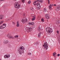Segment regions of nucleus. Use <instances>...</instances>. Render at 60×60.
Returning <instances> with one entry per match:
<instances>
[{
	"mask_svg": "<svg viewBox=\"0 0 60 60\" xmlns=\"http://www.w3.org/2000/svg\"><path fill=\"white\" fill-rule=\"evenodd\" d=\"M48 4H50V1L49 0H48Z\"/></svg>",
	"mask_w": 60,
	"mask_h": 60,
	"instance_id": "nucleus-29",
	"label": "nucleus"
},
{
	"mask_svg": "<svg viewBox=\"0 0 60 60\" xmlns=\"http://www.w3.org/2000/svg\"><path fill=\"white\" fill-rule=\"evenodd\" d=\"M4 21H0V24H2V23H4Z\"/></svg>",
	"mask_w": 60,
	"mask_h": 60,
	"instance_id": "nucleus-27",
	"label": "nucleus"
},
{
	"mask_svg": "<svg viewBox=\"0 0 60 60\" xmlns=\"http://www.w3.org/2000/svg\"><path fill=\"white\" fill-rule=\"evenodd\" d=\"M57 56H60V54H57Z\"/></svg>",
	"mask_w": 60,
	"mask_h": 60,
	"instance_id": "nucleus-35",
	"label": "nucleus"
},
{
	"mask_svg": "<svg viewBox=\"0 0 60 60\" xmlns=\"http://www.w3.org/2000/svg\"><path fill=\"white\" fill-rule=\"evenodd\" d=\"M31 54H32V53H31L29 52V53H28V55H29L30 56H31Z\"/></svg>",
	"mask_w": 60,
	"mask_h": 60,
	"instance_id": "nucleus-32",
	"label": "nucleus"
},
{
	"mask_svg": "<svg viewBox=\"0 0 60 60\" xmlns=\"http://www.w3.org/2000/svg\"><path fill=\"white\" fill-rule=\"evenodd\" d=\"M43 47L44 46V48L45 49H48L49 47H48V44L47 43H45L44 44V45H43Z\"/></svg>",
	"mask_w": 60,
	"mask_h": 60,
	"instance_id": "nucleus-7",
	"label": "nucleus"
},
{
	"mask_svg": "<svg viewBox=\"0 0 60 60\" xmlns=\"http://www.w3.org/2000/svg\"><path fill=\"white\" fill-rule=\"evenodd\" d=\"M54 5L53 4H50V5L49 6V8L50 10H51L52 9V6H53Z\"/></svg>",
	"mask_w": 60,
	"mask_h": 60,
	"instance_id": "nucleus-12",
	"label": "nucleus"
},
{
	"mask_svg": "<svg viewBox=\"0 0 60 60\" xmlns=\"http://www.w3.org/2000/svg\"><path fill=\"white\" fill-rule=\"evenodd\" d=\"M24 50H25V48L23 46H21L20 47L18 50V53L20 55H22V54L24 53Z\"/></svg>",
	"mask_w": 60,
	"mask_h": 60,
	"instance_id": "nucleus-1",
	"label": "nucleus"
},
{
	"mask_svg": "<svg viewBox=\"0 0 60 60\" xmlns=\"http://www.w3.org/2000/svg\"><path fill=\"white\" fill-rule=\"evenodd\" d=\"M35 45H37V43H35Z\"/></svg>",
	"mask_w": 60,
	"mask_h": 60,
	"instance_id": "nucleus-38",
	"label": "nucleus"
},
{
	"mask_svg": "<svg viewBox=\"0 0 60 60\" xmlns=\"http://www.w3.org/2000/svg\"><path fill=\"white\" fill-rule=\"evenodd\" d=\"M0 60H2L1 59V58H0Z\"/></svg>",
	"mask_w": 60,
	"mask_h": 60,
	"instance_id": "nucleus-41",
	"label": "nucleus"
},
{
	"mask_svg": "<svg viewBox=\"0 0 60 60\" xmlns=\"http://www.w3.org/2000/svg\"><path fill=\"white\" fill-rule=\"evenodd\" d=\"M47 11V9L45 8H44V13L46 12Z\"/></svg>",
	"mask_w": 60,
	"mask_h": 60,
	"instance_id": "nucleus-19",
	"label": "nucleus"
},
{
	"mask_svg": "<svg viewBox=\"0 0 60 60\" xmlns=\"http://www.w3.org/2000/svg\"><path fill=\"white\" fill-rule=\"evenodd\" d=\"M39 2H41V3H42L43 2L42 1V0H37V1H34V3L33 4L34 5H36V3H39Z\"/></svg>",
	"mask_w": 60,
	"mask_h": 60,
	"instance_id": "nucleus-5",
	"label": "nucleus"
},
{
	"mask_svg": "<svg viewBox=\"0 0 60 60\" xmlns=\"http://www.w3.org/2000/svg\"><path fill=\"white\" fill-rule=\"evenodd\" d=\"M59 43H60V41H59Z\"/></svg>",
	"mask_w": 60,
	"mask_h": 60,
	"instance_id": "nucleus-39",
	"label": "nucleus"
},
{
	"mask_svg": "<svg viewBox=\"0 0 60 60\" xmlns=\"http://www.w3.org/2000/svg\"><path fill=\"white\" fill-rule=\"evenodd\" d=\"M14 1H16V0H13Z\"/></svg>",
	"mask_w": 60,
	"mask_h": 60,
	"instance_id": "nucleus-40",
	"label": "nucleus"
},
{
	"mask_svg": "<svg viewBox=\"0 0 60 60\" xmlns=\"http://www.w3.org/2000/svg\"><path fill=\"white\" fill-rule=\"evenodd\" d=\"M4 19L3 16H2V15H0V19Z\"/></svg>",
	"mask_w": 60,
	"mask_h": 60,
	"instance_id": "nucleus-20",
	"label": "nucleus"
},
{
	"mask_svg": "<svg viewBox=\"0 0 60 60\" xmlns=\"http://www.w3.org/2000/svg\"><path fill=\"white\" fill-rule=\"evenodd\" d=\"M25 30L26 31H28V33H29L32 31V28L31 27H26L25 29Z\"/></svg>",
	"mask_w": 60,
	"mask_h": 60,
	"instance_id": "nucleus-4",
	"label": "nucleus"
},
{
	"mask_svg": "<svg viewBox=\"0 0 60 60\" xmlns=\"http://www.w3.org/2000/svg\"><path fill=\"white\" fill-rule=\"evenodd\" d=\"M60 10V5L58 6L56 8V10L57 11H59Z\"/></svg>",
	"mask_w": 60,
	"mask_h": 60,
	"instance_id": "nucleus-15",
	"label": "nucleus"
},
{
	"mask_svg": "<svg viewBox=\"0 0 60 60\" xmlns=\"http://www.w3.org/2000/svg\"><path fill=\"white\" fill-rule=\"evenodd\" d=\"M14 6L15 8H19L20 7V5L17 2H16Z\"/></svg>",
	"mask_w": 60,
	"mask_h": 60,
	"instance_id": "nucleus-3",
	"label": "nucleus"
},
{
	"mask_svg": "<svg viewBox=\"0 0 60 60\" xmlns=\"http://www.w3.org/2000/svg\"><path fill=\"white\" fill-rule=\"evenodd\" d=\"M41 32L39 33L38 34V37L39 38H40L41 37Z\"/></svg>",
	"mask_w": 60,
	"mask_h": 60,
	"instance_id": "nucleus-17",
	"label": "nucleus"
},
{
	"mask_svg": "<svg viewBox=\"0 0 60 60\" xmlns=\"http://www.w3.org/2000/svg\"><path fill=\"white\" fill-rule=\"evenodd\" d=\"M12 23H13V24H15V23L14 22H13Z\"/></svg>",
	"mask_w": 60,
	"mask_h": 60,
	"instance_id": "nucleus-36",
	"label": "nucleus"
},
{
	"mask_svg": "<svg viewBox=\"0 0 60 60\" xmlns=\"http://www.w3.org/2000/svg\"><path fill=\"white\" fill-rule=\"evenodd\" d=\"M60 19H59V20L56 21L55 23L56 24H57V25H58L60 23Z\"/></svg>",
	"mask_w": 60,
	"mask_h": 60,
	"instance_id": "nucleus-14",
	"label": "nucleus"
},
{
	"mask_svg": "<svg viewBox=\"0 0 60 60\" xmlns=\"http://www.w3.org/2000/svg\"><path fill=\"white\" fill-rule=\"evenodd\" d=\"M4 57L5 58H8L10 57V55H9L6 54L4 56Z\"/></svg>",
	"mask_w": 60,
	"mask_h": 60,
	"instance_id": "nucleus-10",
	"label": "nucleus"
},
{
	"mask_svg": "<svg viewBox=\"0 0 60 60\" xmlns=\"http://www.w3.org/2000/svg\"><path fill=\"white\" fill-rule=\"evenodd\" d=\"M54 6H56V4H54Z\"/></svg>",
	"mask_w": 60,
	"mask_h": 60,
	"instance_id": "nucleus-37",
	"label": "nucleus"
},
{
	"mask_svg": "<svg viewBox=\"0 0 60 60\" xmlns=\"http://www.w3.org/2000/svg\"><path fill=\"white\" fill-rule=\"evenodd\" d=\"M6 26V25L5 24H4L0 26V29H3Z\"/></svg>",
	"mask_w": 60,
	"mask_h": 60,
	"instance_id": "nucleus-8",
	"label": "nucleus"
},
{
	"mask_svg": "<svg viewBox=\"0 0 60 60\" xmlns=\"http://www.w3.org/2000/svg\"><path fill=\"white\" fill-rule=\"evenodd\" d=\"M56 32L57 33V34H59V31L58 30H57L56 31Z\"/></svg>",
	"mask_w": 60,
	"mask_h": 60,
	"instance_id": "nucleus-33",
	"label": "nucleus"
},
{
	"mask_svg": "<svg viewBox=\"0 0 60 60\" xmlns=\"http://www.w3.org/2000/svg\"><path fill=\"white\" fill-rule=\"evenodd\" d=\"M9 43V40H7L6 41V44H7V43Z\"/></svg>",
	"mask_w": 60,
	"mask_h": 60,
	"instance_id": "nucleus-24",
	"label": "nucleus"
},
{
	"mask_svg": "<svg viewBox=\"0 0 60 60\" xmlns=\"http://www.w3.org/2000/svg\"><path fill=\"white\" fill-rule=\"evenodd\" d=\"M56 52H54L53 53V56H55V55H56Z\"/></svg>",
	"mask_w": 60,
	"mask_h": 60,
	"instance_id": "nucleus-22",
	"label": "nucleus"
},
{
	"mask_svg": "<svg viewBox=\"0 0 60 60\" xmlns=\"http://www.w3.org/2000/svg\"><path fill=\"white\" fill-rule=\"evenodd\" d=\"M11 46V45H10V47Z\"/></svg>",
	"mask_w": 60,
	"mask_h": 60,
	"instance_id": "nucleus-42",
	"label": "nucleus"
},
{
	"mask_svg": "<svg viewBox=\"0 0 60 60\" xmlns=\"http://www.w3.org/2000/svg\"><path fill=\"white\" fill-rule=\"evenodd\" d=\"M18 37H19V36H18V35H17L15 36V38H16L17 39H18Z\"/></svg>",
	"mask_w": 60,
	"mask_h": 60,
	"instance_id": "nucleus-23",
	"label": "nucleus"
},
{
	"mask_svg": "<svg viewBox=\"0 0 60 60\" xmlns=\"http://www.w3.org/2000/svg\"><path fill=\"white\" fill-rule=\"evenodd\" d=\"M46 30L48 33H52L53 30L52 29L49 27H47L46 29Z\"/></svg>",
	"mask_w": 60,
	"mask_h": 60,
	"instance_id": "nucleus-2",
	"label": "nucleus"
},
{
	"mask_svg": "<svg viewBox=\"0 0 60 60\" xmlns=\"http://www.w3.org/2000/svg\"><path fill=\"white\" fill-rule=\"evenodd\" d=\"M32 17H33L32 19L31 20L33 21H34V20L36 19V17H35L36 16L35 15H32Z\"/></svg>",
	"mask_w": 60,
	"mask_h": 60,
	"instance_id": "nucleus-11",
	"label": "nucleus"
},
{
	"mask_svg": "<svg viewBox=\"0 0 60 60\" xmlns=\"http://www.w3.org/2000/svg\"><path fill=\"white\" fill-rule=\"evenodd\" d=\"M16 26H17V27H19V21H17V22Z\"/></svg>",
	"mask_w": 60,
	"mask_h": 60,
	"instance_id": "nucleus-18",
	"label": "nucleus"
},
{
	"mask_svg": "<svg viewBox=\"0 0 60 60\" xmlns=\"http://www.w3.org/2000/svg\"><path fill=\"white\" fill-rule=\"evenodd\" d=\"M37 8L38 10H39V9L40 8V7H41V5L40 3H38L37 4Z\"/></svg>",
	"mask_w": 60,
	"mask_h": 60,
	"instance_id": "nucleus-9",
	"label": "nucleus"
},
{
	"mask_svg": "<svg viewBox=\"0 0 60 60\" xmlns=\"http://www.w3.org/2000/svg\"><path fill=\"white\" fill-rule=\"evenodd\" d=\"M11 20V18H10L6 19V21H9V20Z\"/></svg>",
	"mask_w": 60,
	"mask_h": 60,
	"instance_id": "nucleus-25",
	"label": "nucleus"
},
{
	"mask_svg": "<svg viewBox=\"0 0 60 60\" xmlns=\"http://www.w3.org/2000/svg\"><path fill=\"white\" fill-rule=\"evenodd\" d=\"M41 20L42 22H44V19L43 18L41 19Z\"/></svg>",
	"mask_w": 60,
	"mask_h": 60,
	"instance_id": "nucleus-26",
	"label": "nucleus"
},
{
	"mask_svg": "<svg viewBox=\"0 0 60 60\" xmlns=\"http://www.w3.org/2000/svg\"><path fill=\"white\" fill-rule=\"evenodd\" d=\"M49 15L48 14H46L45 16V17L46 18V19H49Z\"/></svg>",
	"mask_w": 60,
	"mask_h": 60,
	"instance_id": "nucleus-13",
	"label": "nucleus"
},
{
	"mask_svg": "<svg viewBox=\"0 0 60 60\" xmlns=\"http://www.w3.org/2000/svg\"><path fill=\"white\" fill-rule=\"evenodd\" d=\"M34 23L33 22H29L28 23V24L29 25H34Z\"/></svg>",
	"mask_w": 60,
	"mask_h": 60,
	"instance_id": "nucleus-16",
	"label": "nucleus"
},
{
	"mask_svg": "<svg viewBox=\"0 0 60 60\" xmlns=\"http://www.w3.org/2000/svg\"><path fill=\"white\" fill-rule=\"evenodd\" d=\"M21 21L22 23H25L27 21V19L26 18H22Z\"/></svg>",
	"mask_w": 60,
	"mask_h": 60,
	"instance_id": "nucleus-6",
	"label": "nucleus"
},
{
	"mask_svg": "<svg viewBox=\"0 0 60 60\" xmlns=\"http://www.w3.org/2000/svg\"><path fill=\"white\" fill-rule=\"evenodd\" d=\"M31 1L30 0H29L28 2V4H31Z\"/></svg>",
	"mask_w": 60,
	"mask_h": 60,
	"instance_id": "nucleus-30",
	"label": "nucleus"
},
{
	"mask_svg": "<svg viewBox=\"0 0 60 60\" xmlns=\"http://www.w3.org/2000/svg\"><path fill=\"white\" fill-rule=\"evenodd\" d=\"M30 9L31 10V11H33V10L34 9H33V8H30Z\"/></svg>",
	"mask_w": 60,
	"mask_h": 60,
	"instance_id": "nucleus-31",
	"label": "nucleus"
},
{
	"mask_svg": "<svg viewBox=\"0 0 60 60\" xmlns=\"http://www.w3.org/2000/svg\"><path fill=\"white\" fill-rule=\"evenodd\" d=\"M3 43H4L5 44H6V41L4 40L3 41Z\"/></svg>",
	"mask_w": 60,
	"mask_h": 60,
	"instance_id": "nucleus-28",
	"label": "nucleus"
},
{
	"mask_svg": "<svg viewBox=\"0 0 60 60\" xmlns=\"http://www.w3.org/2000/svg\"><path fill=\"white\" fill-rule=\"evenodd\" d=\"M8 38L9 39H11V38H12V39H13V37L11 36H9L8 37Z\"/></svg>",
	"mask_w": 60,
	"mask_h": 60,
	"instance_id": "nucleus-21",
	"label": "nucleus"
},
{
	"mask_svg": "<svg viewBox=\"0 0 60 60\" xmlns=\"http://www.w3.org/2000/svg\"><path fill=\"white\" fill-rule=\"evenodd\" d=\"M22 1L23 3H24L25 1V0H22Z\"/></svg>",
	"mask_w": 60,
	"mask_h": 60,
	"instance_id": "nucleus-34",
	"label": "nucleus"
}]
</instances>
